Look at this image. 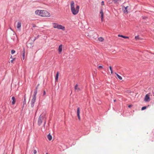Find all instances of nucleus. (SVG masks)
<instances>
[{
	"instance_id": "1",
	"label": "nucleus",
	"mask_w": 154,
	"mask_h": 154,
	"mask_svg": "<svg viewBox=\"0 0 154 154\" xmlns=\"http://www.w3.org/2000/svg\"><path fill=\"white\" fill-rule=\"evenodd\" d=\"M70 5L71 10L72 14L74 15L77 14L79 11V6L77 5L75 7V3L73 1L70 2Z\"/></svg>"
},
{
	"instance_id": "2",
	"label": "nucleus",
	"mask_w": 154,
	"mask_h": 154,
	"mask_svg": "<svg viewBox=\"0 0 154 154\" xmlns=\"http://www.w3.org/2000/svg\"><path fill=\"white\" fill-rule=\"evenodd\" d=\"M46 119L45 114V113H43L40 116L38 120V125H40L43 121H45L44 124H45L46 123Z\"/></svg>"
},
{
	"instance_id": "3",
	"label": "nucleus",
	"mask_w": 154,
	"mask_h": 154,
	"mask_svg": "<svg viewBox=\"0 0 154 154\" xmlns=\"http://www.w3.org/2000/svg\"><path fill=\"white\" fill-rule=\"evenodd\" d=\"M41 16L43 17H49L50 14L47 11L45 10H42L41 13Z\"/></svg>"
},
{
	"instance_id": "4",
	"label": "nucleus",
	"mask_w": 154,
	"mask_h": 154,
	"mask_svg": "<svg viewBox=\"0 0 154 154\" xmlns=\"http://www.w3.org/2000/svg\"><path fill=\"white\" fill-rule=\"evenodd\" d=\"M36 93H37L36 92L35 93V94H34L33 98L32 100V101L31 102V107H32L33 106L34 103L35 102V101L36 98Z\"/></svg>"
},
{
	"instance_id": "5",
	"label": "nucleus",
	"mask_w": 154,
	"mask_h": 154,
	"mask_svg": "<svg viewBox=\"0 0 154 154\" xmlns=\"http://www.w3.org/2000/svg\"><path fill=\"white\" fill-rule=\"evenodd\" d=\"M151 95L150 93H149L146 95L145 98L144 100L146 102H148L150 100V99L149 97Z\"/></svg>"
},
{
	"instance_id": "6",
	"label": "nucleus",
	"mask_w": 154,
	"mask_h": 154,
	"mask_svg": "<svg viewBox=\"0 0 154 154\" xmlns=\"http://www.w3.org/2000/svg\"><path fill=\"white\" fill-rule=\"evenodd\" d=\"M119 1V0H108L107 2L109 4H111L113 2L115 3H118Z\"/></svg>"
},
{
	"instance_id": "7",
	"label": "nucleus",
	"mask_w": 154,
	"mask_h": 154,
	"mask_svg": "<svg viewBox=\"0 0 154 154\" xmlns=\"http://www.w3.org/2000/svg\"><path fill=\"white\" fill-rule=\"evenodd\" d=\"M42 12V10H37L35 11V14L36 15H37L41 16V13Z\"/></svg>"
},
{
	"instance_id": "8",
	"label": "nucleus",
	"mask_w": 154,
	"mask_h": 154,
	"mask_svg": "<svg viewBox=\"0 0 154 154\" xmlns=\"http://www.w3.org/2000/svg\"><path fill=\"white\" fill-rule=\"evenodd\" d=\"M80 108L79 107H78L77 108V115L78 117V119L79 120H80L81 118L80 116Z\"/></svg>"
},
{
	"instance_id": "9",
	"label": "nucleus",
	"mask_w": 154,
	"mask_h": 154,
	"mask_svg": "<svg viewBox=\"0 0 154 154\" xmlns=\"http://www.w3.org/2000/svg\"><path fill=\"white\" fill-rule=\"evenodd\" d=\"M21 26V23L20 22H18L17 23V28L18 29L20 30V27Z\"/></svg>"
},
{
	"instance_id": "10",
	"label": "nucleus",
	"mask_w": 154,
	"mask_h": 154,
	"mask_svg": "<svg viewBox=\"0 0 154 154\" xmlns=\"http://www.w3.org/2000/svg\"><path fill=\"white\" fill-rule=\"evenodd\" d=\"M65 27L59 24L58 29H61L63 31L65 30Z\"/></svg>"
},
{
	"instance_id": "11",
	"label": "nucleus",
	"mask_w": 154,
	"mask_h": 154,
	"mask_svg": "<svg viewBox=\"0 0 154 154\" xmlns=\"http://www.w3.org/2000/svg\"><path fill=\"white\" fill-rule=\"evenodd\" d=\"M63 45H60L59 47L58 50L59 51V53L60 54L62 51Z\"/></svg>"
},
{
	"instance_id": "12",
	"label": "nucleus",
	"mask_w": 154,
	"mask_h": 154,
	"mask_svg": "<svg viewBox=\"0 0 154 154\" xmlns=\"http://www.w3.org/2000/svg\"><path fill=\"white\" fill-rule=\"evenodd\" d=\"M59 24L57 23H53L52 24V26L54 28H57L58 29Z\"/></svg>"
},
{
	"instance_id": "13",
	"label": "nucleus",
	"mask_w": 154,
	"mask_h": 154,
	"mask_svg": "<svg viewBox=\"0 0 154 154\" xmlns=\"http://www.w3.org/2000/svg\"><path fill=\"white\" fill-rule=\"evenodd\" d=\"M128 7V6H127L126 7L123 6V7L124 8V9H123V12L124 13L126 14L128 13V12L127 10V8Z\"/></svg>"
},
{
	"instance_id": "14",
	"label": "nucleus",
	"mask_w": 154,
	"mask_h": 154,
	"mask_svg": "<svg viewBox=\"0 0 154 154\" xmlns=\"http://www.w3.org/2000/svg\"><path fill=\"white\" fill-rule=\"evenodd\" d=\"M12 104L13 105H14L16 102V99L14 97H12Z\"/></svg>"
},
{
	"instance_id": "15",
	"label": "nucleus",
	"mask_w": 154,
	"mask_h": 154,
	"mask_svg": "<svg viewBox=\"0 0 154 154\" xmlns=\"http://www.w3.org/2000/svg\"><path fill=\"white\" fill-rule=\"evenodd\" d=\"M25 48H24L23 51V54H22V58L23 60L25 59Z\"/></svg>"
},
{
	"instance_id": "16",
	"label": "nucleus",
	"mask_w": 154,
	"mask_h": 154,
	"mask_svg": "<svg viewBox=\"0 0 154 154\" xmlns=\"http://www.w3.org/2000/svg\"><path fill=\"white\" fill-rule=\"evenodd\" d=\"M75 90H77V91H80V89L78 87L77 84H76L75 86Z\"/></svg>"
},
{
	"instance_id": "17",
	"label": "nucleus",
	"mask_w": 154,
	"mask_h": 154,
	"mask_svg": "<svg viewBox=\"0 0 154 154\" xmlns=\"http://www.w3.org/2000/svg\"><path fill=\"white\" fill-rule=\"evenodd\" d=\"M47 137L48 139L50 140H52V136L50 135V134H49L48 136Z\"/></svg>"
},
{
	"instance_id": "18",
	"label": "nucleus",
	"mask_w": 154,
	"mask_h": 154,
	"mask_svg": "<svg viewBox=\"0 0 154 154\" xmlns=\"http://www.w3.org/2000/svg\"><path fill=\"white\" fill-rule=\"evenodd\" d=\"M59 75V73L58 72H57V73L56 75V77H55V80L56 81H58Z\"/></svg>"
},
{
	"instance_id": "19",
	"label": "nucleus",
	"mask_w": 154,
	"mask_h": 154,
	"mask_svg": "<svg viewBox=\"0 0 154 154\" xmlns=\"http://www.w3.org/2000/svg\"><path fill=\"white\" fill-rule=\"evenodd\" d=\"M100 14H101V20H102V21L103 20V11H100Z\"/></svg>"
},
{
	"instance_id": "20",
	"label": "nucleus",
	"mask_w": 154,
	"mask_h": 154,
	"mask_svg": "<svg viewBox=\"0 0 154 154\" xmlns=\"http://www.w3.org/2000/svg\"><path fill=\"white\" fill-rule=\"evenodd\" d=\"M115 73L116 74V75L117 76L118 78L120 79V80H122V78L118 74H117V73Z\"/></svg>"
},
{
	"instance_id": "21",
	"label": "nucleus",
	"mask_w": 154,
	"mask_h": 154,
	"mask_svg": "<svg viewBox=\"0 0 154 154\" xmlns=\"http://www.w3.org/2000/svg\"><path fill=\"white\" fill-rule=\"evenodd\" d=\"M98 40L100 42H102L103 41L104 39L102 37H100L98 38Z\"/></svg>"
},
{
	"instance_id": "22",
	"label": "nucleus",
	"mask_w": 154,
	"mask_h": 154,
	"mask_svg": "<svg viewBox=\"0 0 154 154\" xmlns=\"http://www.w3.org/2000/svg\"><path fill=\"white\" fill-rule=\"evenodd\" d=\"M135 38L136 40L140 39V38H139L138 35L136 36H135Z\"/></svg>"
},
{
	"instance_id": "23",
	"label": "nucleus",
	"mask_w": 154,
	"mask_h": 154,
	"mask_svg": "<svg viewBox=\"0 0 154 154\" xmlns=\"http://www.w3.org/2000/svg\"><path fill=\"white\" fill-rule=\"evenodd\" d=\"M109 69L111 71V74H112L113 73V71L112 69V68L111 66H110L109 67Z\"/></svg>"
},
{
	"instance_id": "24",
	"label": "nucleus",
	"mask_w": 154,
	"mask_h": 154,
	"mask_svg": "<svg viewBox=\"0 0 154 154\" xmlns=\"http://www.w3.org/2000/svg\"><path fill=\"white\" fill-rule=\"evenodd\" d=\"M146 106H143V107H142L141 108V110H143L144 109H146Z\"/></svg>"
},
{
	"instance_id": "25",
	"label": "nucleus",
	"mask_w": 154,
	"mask_h": 154,
	"mask_svg": "<svg viewBox=\"0 0 154 154\" xmlns=\"http://www.w3.org/2000/svg\"><path fill=\"white\" fill-rule=\"evenodd\" d=\"M15 51L14 50H12L11 51V53L12 54H13L14 53H15Z\"/></svg>"
},
{
	"instance_id": "26",
	"label": "nucleus",
	"mask_w": 154,
	"mask_h": 154,
	"mask_svg": "<svg viewBox=\"0 0 154 154\" xmlns=\"http://www.w3.org/2000/svg\"><path fill=\"white\" fill-rule=\"evenodd\" d=\"M123 38H129V37L128 36H124Z\"/></svg>"
},
{
	"instance_id": "27",
	"label": "nucleus",
	"mask_w": 154,
	"mask_h": 154,
	"mask_svg": "<svg viewBox=\"0 0 154 154\" xmlns=\"http://www.w3.org/2000/svg\"><path fill=\"white\" fill-rule=\"evenodd\" d=\"M118 36L119 37H121L123 38L124 35H118Z\"/></svg>"
},
{
	"instance_id": "28",
	"label": "nucleus",
	"mask_w": 154,
	"mask_h": 154,
	"mask_svg": "<svg viewBox=\"0 0 154 154\" xmlns=\"http://www.w3.org/2000/svg\"><path fill=\"white\" fill-rule=\"evenodd\" d=\"M98 68L99 69H102L103 68V66H98Z\"/></svg>"
},
{
	"instance_id": "29",
	"label": "nucleus",
	"mask_w": 154,
	"mask_h": 154,
	"mask_svg": "<svg viewBox=\"0 0 154 154\" xmlns=\"http://www.w3.org/2000/svg\"><path fill=\"white\" fill-rule=\"evenodd\" d=\"M36 152H37V151H36V150H34L33 151V153H34V154H35L36 153Z\"/></svg>"
},
{
	"instance_id": "30",
	"label": "nucleus",
	"mask_w": 154,
	"mask_h": 154,
	"mask_svg": "<svg viewBox=\"0 0 154 154\" xmlns=\"http://www.w3.org/2000/svg\"><path fill=\"white\" fill-rule=\"evenodd\" d=\"M15 59V58H14L13 60H11V63H13V61Z\"/></svg>"
},
{
	"instance_id": "31",
	"label": "nucleus",
	"mask_w": 154,
	"mask_h": 154,
	"mask_svg": "<svg viewBox=\"0 0 154 154\" xmlns=\"http://www.w3.org/2000/svg\"><path fill=\"white\" fill-rule=\"evenodd\" d=\"M101 5H103L104 4V2L103 1H102L101 2Z\"/></svg>"
},
{
	"instance_id": "32",
	"label": "nucleus",
	"mask_w": 154,
	"mask_h": 154,
	"mask_svg": "<svg viewBox=\"0 0 154 154\" xmlns=\"http://www.w3.org/2000/svg\"><path fill=\"white\" fill-rule=\"evenodd\" d=\"M146 18H147L146 17H143V19H146Z\"/></svg>"
},
{
	"instance_id": "33",
	"label": "nucleus",
	"mask_w": 154,
	"mask_h": 154,
	"mask_svg": "<svg viewBox=\"0 0 154 154\" xmlns=\"http://www.w3.org/2000/svg\"><path fill=\"white\" fill-rule=\"evenodd\" d=\"M132 106V105H129L128 106V107L129 108H130Z\"/></svg>"
},
{
	"instance_id": "34",
	"label": "nucleus",
	"mask_w": 154,
	"mask_h": 154,
	"mask_svg": "<svg viewBox=\"0 0 154 154\" xmlns=\"http://www.w3.org/2000/svg\"><path fill=\"white\" fill-rule=\"evenodd\" d=\"M45 91H44V94L45 95Z\"/></svg>"
},
{
	"instance_id": "35",
	"label": "nucleus",
	"mask_w": 154,
	"mask_h": 154,
	"mask_svg": "<svg viewBox=\"0 0 154 154\" xmlns=\"http://www.w3.org/2000/svg\"><path fill=\"white\" fill-rule=\"evenodd\" d=\"M114 102H116V100H114Z\"/></svg>"
},
{
	"instance_id": "36",
	"label": "nucleus",
	"mask_w": 154,
	"mask_h": 154,
	"mask_svg": "<svg viewBox=\"0 0 154 154\" xmlns=\"http://www.w3.org/2000/svg\"><path fill=\"white\" fill-rule=\"evenodd\" d=\"M10 29H11V30H13L11 28H10Z\"/></svg>"
},
{
	"instance_id": "37",
	"label": "nucleus",
	"mask_w": 154,
	"mask_h": 154,
	"mask_svg": "<svg viewBox=\"0 0 154 154\" xmlns=\"http://www.w3.org/2000/svg\"><path fill=\"white\" fill-rule=\"evenodd\" d=\"M46 154H48V153H46Z\"/></svg>"
}]
</instances>
